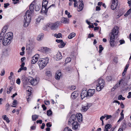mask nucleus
<instances>
[{
	"label": "nucleus",
	"instance_id": "21",
	"mask_svg": "<svg viewBox=\"0 0 131 131\" xmlns=\"http://www.w3.org/2000/svg\"><path fill=\"white\" fill-rule=\"evenodd\" d=\"M112 127V125L109 124L106 125L105 127V129H104V131H108V129L111 128Z\"/></svg>",
	"mask_w": 131,
	"mask_h": 131
},
{
	"label": "nucleus",
	"instance_id": "7",
	"mask_svg": "<svg viewBox=\"0 0 131 131\" xmlns=\"http://www.w3.org/2000/svg\"><path fill=\"white\" fill-rule=\"evenodd\" d=\"M11 42L10 40L6 39L5 38H4L3 40L2 41V43L3 46H6L9 45Z\"/></svg>",
	"mask_w": 131,
	"mask_h": 131
},
{
	"label": "nucleus",
	"instance_id": "15",
	"mask_svg": "<svg viewBox=\"0 0 131 131\" xmlns=\"http://www.w3.org/2000/svg\"><path fill=\"white\" fill-rule=\"evenodd\" d=\"M76 115L77 116V120L79 122H81L82 119V114L80 113H78Z\"/></svg>",
	"mask_w": 131,
	"mask_h": 131
},
{
	"label": "nucleus",
	"instance_id": "8",
	"mask_svg": "<svg viewBox=\"0 0 131 131\" xmlns=\"http://www.w3.org/2000/svg\"><path fill=\"white\" fill-rule=\"evenodd\" d=\"M95 89H89L88 91H87V97L88 98L90 96H92L95 92Z\"/></svg>",
	"mask_w": 131,
	"mask_h": 131
},
{
	"label": "nucleus",
	"instance_id": "22",
	"mask_svg": "<svg viewBox=\"0 0 131 131\" xmlns=\"http://www.w3.org/2000/svg\"><path fill=\"white\" fill-rule=\"evenodd\" d=\"M27 20V21H24V26L25 27H27L29 25L30 23V20L29 19Z\"/></svg>",
	"mask_w": 131,
	"mask_h": 131
},
{
	"label": "nucleus",
	"instance_id": "43",
	"mask_svg": "<svg viewBox=\"0 0 131 131\" xmlns=\"http://www.w3.org/2000/svg\"><path fill=\"white\" fill-rule=\"evenodd\" d=\"M125 99V97H123L122 95H119L118 97V100H124Z\"/></svg>",
	"mask_w": 131,
	"mask_h": 131
},
{
	"label": "nucleus",
	"instance_id": "35",
	"mask_svg": "<svg viewBox=\"0 0 131 131\" xmlns=\"http://www.w3.org/2000/svg\"><path fill=\"white\" fill-rule=\"evenodd\" d=\"M8 27V25H6L4 27L2 31H4V33H5Z\"/></svg>",
	"mask_w": 131,
	"mask_h": 131
},
{
	"label": "nucleus",
	"instance_id": "54",
	"mask_svg": "<svg viewBox=\"0 0 131 131\" xmlns=\"http://www.w3.org/2000/svg\"><path fill=\"white\" fill-rule=\"evenodd\" d=\"M76 88V86H71L70 87H69V89L72 90H73Z\"/></svg>",
	"mask_w": 131,
	"mask_h": 131
},
{
	"label": "nucleus",
	"instance_id": "23",
	"mask_svg": "<svg viewBox=\"0 0 131 131\" xmlns=\"http://www.w3.org/2000/svg\"><path fill=\"white\" fill-rule=\"evenodd\" d=\"M77 116L75 114H73L70 117L69 119L72 120L74 121H76Z\"/></svg>",
	"mask_w": 131,
	"mask_h": 131
},
{
	"label": "nucleus",
	"instance_id": "64",
	"mask_svg": "<svg viewBox=\"0 0 131 131\" xmlns=\"http://www.w3.org/2000/svg\"><path fill=\"white\" fill-rule=\"evenodd\" d=\"M128 95L127 96V98L129 99L131 98V92H129L128 93Z\"/></svg>",
	"mask_w": 131,
	"mask_h": 131
},
{
	"label": "nucleus",
	"instance_id": "40",
	"mask_svg": "<svg viewBox=\"0 0 131 131\" xmlns=\"http://www.w3.org/2000/svg\"><path fill=\"white\" fill-rule=\"evenodd\" d=\"M99 53H101L102 52V51L103 50L104 48L102 47V46L101 45H100L99 46Z\"/></svg>",
	"mask_w": 131,
	"mask_h": 131
},
{
	"label": "nucleus",
	"instance_id": "44",
	"mask_svg": "<svg viewBox=\"0 0 131 131\" xmlns=\"http://www.w3.org/2000/svg\"><path fill=\"white\" fill-rule=\"evenodd\" d=\"M106 80L108 81H110L112 80V77L108 76L106 77Z\"/></svg>",
	"mask_w": 131,
	"mask_h": 131
},
{
	"label": "nucleus",
	"instance_id": "49",
	"mask_svg": "<svg viewBox=\"0 0 131 131\" xmlns=\"http://www.w3.org/2000/svg\"><path fill=\"white\" fill-rule=\"evenodd\" d=\"M9 104L7 103L5 105V109L6 110L8 111L9 110Z\"/></svg>",
	"mask_w": 131,
	"mask_h": 131
},
{
	"label": "nucleus",
	"instance_id": "27",
	"mask_svg": "<svg viewBox=\"0 0 131 131\" xmlns=\"http://www.w3.org/2000/svg\"><path fill=\"white\" fill-rule=\"evenodd\" d=\"M48 9H41L40 11L41 13L42 14L45 13L46 14L48 11Z\"/></svg>",
	"mask_w": 131,
	"mask_h": 131
},
{
	"label": "nucleus",
	"instance_id": "13",
	"mask_svg": "<svg viewBox=\"0 0 131 131\" xmlns=\"http://www.w3.org/2000/svg\"><path fill=\"white\" fill-rule=\"evenodd\" d=\"M61 22L62 23L68 24L69 23V19L68 18L63 17L61 18Z\"/></svg>",
	"mask_w": 131,
	"mask_h": 131
},
{
	"label": "nucleus",
	"instance_id": "34",
	"mask_svg": "<svg viewBox=\"0 0 131 131\" xmlns=\"http://www.w3.org/2000/svg\"><path fill=\"white\" fill-rule=\"evenodd\" d=\"M13 86H10L9 87V89H7V93L8 94H9L11 92L12 90L13 89Z\"/></svg>",
	"mask_w": 131,
	"mask_h": 131
},
{
	"label": "nucleus",
	"instance_id": "55",
	"mask_svg": "<svg viewBox=\"0 0 131 131\" xmlns=\"http://www.w3.org/2000/svg\"><path fill=\"white\" fill-rule=\"evenodd\" d=\"M30 95L31 94L30 93H28L27 97H26L27 101L28 102H29L30 100L29 97L30 96Z\"/></svg>",
	"mask_w": 131,
	"mask_h": 131
},
{
	"label": "nucleus",
	"instance_id": "36",
	"mask_svg": "<svg viewBox=\"0 0 131 131\" xmlns=\"http://www.w3.org/2000/svg\"><path fill=\"white\" fill-rule=\"evenodd\" d=\"M39 56V54H37L34 56L33 58L37 62L38 60Z\"/></svg>",
	"mask_w": 131,
	"mask_h": 131
},
{
	"label": "nucleus",
	"instance_id": "18",
	"mask_svg": "<svg viewBox=\"0 0 131 131\" xmlns=\"http://www.w3.org/2000/svg\"><path fill=\"white\" fill-rule=\"evenodd\" d=\"M48 2L46 0H43V1L42 8H47V6Z\"/></svg>",
	"mask_w": 131,
	"mask_h": 131
},
{
	"label": "nucleus",
	"instance_id": "19",
	"mask_svg": "<svg viewBox=\"0 0 131 131\" xmlns=\"http://www.w3.org/2000/svg\"><path fill=\"white\" fill-rule=\"evenodd\" d=\"M71 125L72 126V128L73 129H74L75 130L76 129L78 128V123L77 121L76 122H75V123L72 124Z\"/></svg>",
	"mask_w": 131,
	"mask_h": 131
},
{
	"label": "nucleus",
	"instance_id": "47",
	"mask_svg": "<svg viewBox=\"0 0 131 131\" xmlns=\"http://www.w3.org/2000/svg\"><path fill=\"white\" fill-rule=\"evenodd\" d=\"M4 33V31H2L1 32L0 34V38H1L2 39H3Z\"/></svg>",
	"mask_w": 131,
	"mask_h": 131
},
{
	"label": "nucleus",
	"instance_id": "42",
	"mask_svg": "<svg viewBox=\"0 0 131 131\" xmlns=\"http://www.w3.org/2000/svg\"><path fill=\"white\" fill-rule=\"evenodd\" d=\"M47 114L48 116H50L52 114V112L50 110L47 111Z\"/></svg>",
	"mask_w": 131,
	"mask_h": 131
},
{
	"label": "nucleus",
	"instance_id": "58",
	"mask_svg": "<svg viewBox=\"0 0 131 131\" xmlns=\"http://www.w3.org/2000/svg\"><path fill=\"white\" fill-rule=\"evenodd\" d=\"M16 83L18 84L19 85L20 83V79L19 78H18L16 80Z\"/></svg>",
	"mask_w": 131,
	"mask_h": 131
},
{
	"label": "nucleus",
	"instance_id": "10",
	"mask_svg": "<svg viewBox=\"0 0 131 131\" xmlns=\"http://www.w3.org/2000/svg\"><path fill=\"white\" fill-rule=\"evenodd\" d=\"M79 95V93L77 91H75L73 92L71 94V96L73 99H75Z\"/></svg>",
	"mask_w": 131,
	"mask_h": 131
},
{
	"label": "nucleus",
	"instance_id": "17",
	"mask_svg": "<svg viewBox=\"0 0 131 131\" xmlns=\"http://www.w3.org/2000/svg\"><path fill=\"white\" fill-rule=\"evenodd\" d=\"M61 75V73L60 72H58L55 74V78L56 79L59 80Z\"/></svg>",
	"mask_w": 131,
	"mask_h": 131
},
{
	"label": "nucleus",
	"instance_id": "41",
	"mask_svg": "<svg viewBox=\"0 0 131 131\" xmlns=\"http://www.w3.org/2000/svg\"><path fill=\"white\" fill-rule=\"evenodd\" d=\"M131 12V9H129L126 13L124 15V16H126L128 15Z\"/></svg>",
	"mask_w": 131,
	"mask_h": 131
},
{
	"label": "nucleus",
	"instance_id": "60",
	"mask_svg": "<svg viewBox=\"0 0 131 131\" xmlns=\"http://www.w3.org/2000/svg\"><path fill=\"white\" fill-rule=\"evenodd\" d=\"M79 6L81 8H83L84 6L83 3H80V4L79 5Z\"/></svg>",
	"mask_w": 131,
	"mask_h": 131
},
{
	"label": "nucleus",
	"instance_id": "31",
	"mask_svg": "<svg viewBox=\"0 0 131 131\" xmlns=\"http://www.w3.org/2000/svg\"><path fill=\"white\" fill-rule=\"evenodd\" d=\"M36 5V3L35 2V1H34L32 2L31 4H30L29 8H35V7Z\"/></svg>",
	"mask_w": 131,
	"mask_h": 131
},
{
	"label": "nucleus",
	"instance_id": "26",
	"mask_svg": "<svg viewBox=\"0 0 131 131\" xmlns=\"http://www.w3.org/2000/svg\"><path fill=\"white\" fill-rule=\"evenodd\" d=\"M43 34H41L39 35L37 37V40L38 41H40L41 40L43 37Z\"/></svg>",
	"mask_w": 131,
	"mask_h": 131
},
{
	"label": "nucleus",
	"instance_id": "2",
	"mask_svg": "<svg viewBox=\"0 0 131 131\" xmlns=\"http://www.w3.org/2000/svg\"><path fill=\"white\" fill-rule=\"evenodd\" d=\"M49 59L47 57L40 59L38 61V64L40 69H42L48 63Z\"/></svg>",
	"mask_w": 131,
	"mask_h": 131
},
{
	"label": "nucleus",
	"instance_id": "52",
	"mask_svg": "<svg viewBox=\"0 0 131 131\" xmlns=\"http://www.w3.org/2000/svg\"><path fill=\"white\" fill-rule=\"evenodd\" d=\"M13 2V3L15 4H16L19 2V0H12Z\"/></svg>",
	"mask_w": 131,
	"mask_h": 131
},
{
	"label": "nucleus",
	"instance_id": "20",
	"mask_svg": "<svg viewBox=\"0 0 131 131\" xmlns=\"http://www.w3.org/2000/svg\"><path fill=\"white\" fill-rule=\"evenodd\" d=\"M62 56L61 55V54L60 52H58L56 55V58H57V60H58L61 59L62 58Z\"/></svg>",
	"mask_w": 131,
	"mask_h": 131
},
{
	"label": "nucleus",
	"instance_id": "28",
	"mask_svg": "<svg viewBox=\"0 0 131 131\" xmlns=\"http://www.w3.org/2000/svg\"><path fill=\"white\" fill-rule=\"evenodd\" d=\"M66 44L62 41V42H61L60 43L59 45L58 46L59 48H62L65 46Z\"/></svg>",
	"mask_w": 131,
	"mask_h": 131
},
{
	"label": "nucleus",
	"instance_id": "45",
	"mask_svg": "<svg viewBox=\"0 0 131 131\" xmlns=\"http://www.w3.org/2000/svg\"><path fill=\"white\" fill-rule=\"evenodd\" d=\"M122 128L123 129H125L126 127V125L125 122L123 123L122 124Z\"/></svg>",
	"mask_w": 131,
	"mask_h": 131
},
{
	"label": "nucleus",
	"instance_id": "29",
	"mask_svg": "<svg viewBox=\"0 0 131 131\" xmlns=\"http://www.w3.org/2000/svg\"><path fill=\"white\" fill-rule=\"evenodd\" d=\"M38 116L36 115H33L32 116V119L33 121H36L37 119L38 118Z\"/></svg>",
	"mask_w": 131,
	"mask_h": 131
},
{
	"label": "nucleus",
	"instance_id": "63",
	"mask_svg": "<svg viewBox=\"0 0 131 131\" xmlns=\"http://www.w3.org/2000/svg\"><path fill=\"white\" fill-rule=\"evenodd\" d=\"M124 118V116H121V117L117 121V122H119L121 121H122L123 119Z\"/></svg>",
	"mask_w": 131,
	"mask_h": 131
},
{
	"label": "nucleus",
	"instance_id": "3",
	"mask_svg": "<svg viewBox=\"0 0 131 131\" xmlns=\"http://www.w3.org/2000/svg\"><path fill=\"white\" fill-rule=\"evenodd\" d=\"M30 10H27L26 13H25V15L24 16V21H27V20L29 19L30 20V22L31 20V15L34 12V9H29Z\"/></svg>",
	"mask_w": 131,
	"mask_h": 131
},
{
	"label": "nucleus",
	"instance_id": "62",
	"mask_svg": "<svg viewBox=\"0 0 131 131\" xmlns=\"http://www.w3.org/2000/svg\"><path fill=\"white\" fill-rule=\"evenodd\" d=\"M42 107L43 108V109L44 111L46 110L47 109V107H46L45 105L44 104H42Z\"/></svg>",
	"mask_w": 131,
	"mask_h": 131
},
{
	"label": "nucleus",
	"instance_id": "39",
	"mask_svg": "<svg viewBox=\"0 0 131 131\" xmlns=\"http://www.w3.org/2000/svg\"><path fill=\"white\" fill-rule=\"evenodd\" d=\"M71 58L68 57L65 60V62L67 63H68L70 62L71 61Z\"/></svg>",
	"mask_w": 131,
	"mask_h": 131
},
{
	"label": "nucleus",
	"instance_id": "11",
	"mask_svg": "<svg viewBox=\"0 0 131 131\" xmlns=\"http://www.w3.org/2000/svg\"><path fill=\"white\" fill-rule=\"evenodd\" d=\"M87 91L86 90H84L82 91L80 95L81 99H83L85 97H87Z\"/></svg>",
	"mask_w": 131,
	"mask_h": 131
},
{
	"label": "nucleus",
	"instance_id": "46",
	"mask_svg": "<svg viewBox=\"0 0 131 131\" xmlns=\"http://www.w3.org/2000/svg\"><path fill=\"white\" fill-rule=\"evenodd\" d=\"M73 2H74V7H75L78 6V2L76 0H73Z\"/></svg>",
	"mask_w": 131,
	"mask_h": 131
},
{
	"label": "nucleus",
	"instance_id": "16",
	"mask_svg": "<svg viewBox=\"0 0 131 131\" xmlns=\"http://www.w3.org/2000/svg\"><path fill=\"white\" fill-rule=\"evenodd\" d=\"M91 106V105L90 104H88L87 105L83 107H82V111L83 112H86L89 109Z\"/></svg>",
	"mask_w": 131,
	"mask_h": 131
},
{
	"label": "nucleus",
	"instance_id": "32",
	"mask_svg": "<svg viewBox=\"0 0 131 131\" xmlns=\"http://www.w3.org/2000/svg\"><path fill=\"white\" fill-rule=\"evenodd\" d=\"M77 121H74L69 119L68 122V124L69 125H71L73 124L75 122H76Z\"/></svg>",
	"mask_w": 131,
	"mask_h": 131
},
{
	"label": "nucleus",
	"instance_id": "48",
	"mask_svg": "<svg viewBox=\"0 0 131 131\" xmlns=\"http://www.w3.org/2000/svg\"><path fill=\"white\" fill-rule=\"evenodd\" d=\"M104 116L105 117H106V120H107L108 119H109L110 118L112 117V116L111 115H108L107 114L104 115Z\"/></svg>",
	"mask_w": 131,
	"mask_h": 131
},
{
	"label": "nucleus",
	"instance_id": "5",
	"mask_svg": "<svg viewBox=\"0 0 131 131\" xmlns=\"http://www.w3.org/2000/svg\"><path fill=\"white\" fill-rule=\"evenodd\" d=\"M58 24L59 23H58V22L54 23H49L46 25V27L47 28L48 27H50L52 30H55L58 27Z\"/></svg>",
	"mask_w": 131,
	"mask_h": 131
},
{
	"label": "nucleus",
	"instance_id": "12",
	"mask_svg": "<svg viewBox=\"0 0 131 131\" xmlns=\"http://www.w3.org/2000/svg\"><path fill=\"white\" fill-rule=\"evenodd\" d=\"M28 81H29L31 85H35L37 83V81L36 80H34V79L32 77H30V79L28 80Z\"/></svg>",
	"mask_w": 131,
	"mask_h": 131
},
{
	"label": "nucleus",
	"instance_id": "37",
	"mask_svg": "<svg viewBox=\"0 0 131 131\" xmlns=\"http://www.w3.org/2000/svg\"><path fill=\"white\" fill-rule=\"evenodd\" d=\"M121 84V82H120L119 81L118 84V83L116 84L113 87V89H115L116 88H118V87L120 86Z\"/></svg>",
	"mask_w": 131,
	"mask_h": 131
},
{
	"label": "nucleus",
	"instance_id": "57",
	"mask_svg": "<svg viewBox=\"0 0 131 131\" xmlns=\"http://www.w3.org/2000/svg\"><path fill=\"white\" fill-rule=\"evenodd\" d=\"M31 63L33 64L37 62L33 58L31 60Z\"/></svg>",
	"mask_w": 131,
	"mask_h": 131
},
{
	"label": "nucleus",
	"instance_id": "38",
	"mask_svg": "<svg viewBox=\"0 0 131 131\" xmlns=\"http://www.w3.org/2000/svg\"><path fill=\"white\" fill-rule=\"evenodd\" d=\"M46 75L49 77H51L52 76V73L50 71H47L46 72Z\"/></svg>",
	"mask_w": 131,
	"mask_h": 131
},
{
	"label": "nucleus",
	"instance_id": "30",
	"mask_svg": "<svg viewBox=\"0 0 131 131\" xmlns=\"http://www.w3.org/2000/svg\"><path fill=\"white\" fill-rule=\"evenodd\" d=\"M75 36V34L72 32L68 36V38L69 39H71Z\"/></svg>",
	"mask_w": 131,
	"mask_h": 131
},
{
	"label": "nucleus",
	"instance_id": "24",
	"mask_svg": "<svg viewBox=\"0 0 131 131\" xmlns=\"http://www.w3.org/2000/svg\"><path fill=\"white\" fill-rule=\"evenodd\" d=\"M2 118L4 120L6 121L7 123L9 122L10 121L9 120V118L7 117L6 115H3L2 117Z\"/></svg>",
	"mask_w": 131,
	"mask_h": 131
},
{
	"label": "nucleus",
	"instance_id": "25",
	"mask_svg": "<svg viewBox=\"0 0 131 131\" xmlns=\"http://www.w3.org/2000/svg\"><path fill=\"white\" fill-rule=\"evenodd\" d=\"M41 49L42 50V51L47 52L50 50V49L47 47H42L41 48Z\"/></svg>",
	"mask_w": 131,
	"mask_h": 131
},
{
	"label": "nucleus",
	"instance_id": "59",
	"mask_svg": "<svg viewBox=\"0 0 131 131\" xmlns=\"http://www.w3.org/2000/svg\"><path fill=\"white\" fill-rule=\"evenodd\" d=\"M119 42L121 45L124 44L125 43V41L123 40H120L119 41Z\"/></svg>",
	"mask_w": 131,
	"mask_h": 131
},
{
	"label": "nucleus",
	"instance_id": "53",
	"mask_svg": "<svg viewBox=\"0 0 131 131\" xmlns=\"http://www.w3.org/2000/svg\"><path fill=\"white\" fill-rule=\"evenodd\" d=\"M64 131H72L71 129L69 128L68 127H66L64 129Z\"/></svg>",
	"mask_w": 131,
	"mask_h": 131
},
{
	"label": "nucleus",
	"instance_id": "9",
	"mask_svg": "<svg viewBox=\"0 0 131 131\" xmlns=\"http://www.w3.org/2000/svg\"><path fill=\"white\" fill-rule=\"evenodd\" d=\"M112 3L111 6V8H116L118 5L117 0H112Z\"/></svg>",
	"mask_w": 131,
	"mask_h": 131
},
{
	"label": "nucleus",
	"instance_id": "14",
	"mask_svg": "<svg viewBox=\"0 0 131 131\" xmlns=\"http://www.w3.org/2000/svg\"><path fill=\"white\" fill-rule=\"evenodd\" d=\"M44 19L43 17L41 16H39L38 17L36 18V24H38L40 22H42Z\"/></svg>",
	"mask_w": 131,
	"mask_h": 131
},
{
	"label": "nucleus",
	"instance_id": "61",
	"mask_svg": "<svg viewBox=\"0 0 131 131\" xmlns=\"http://www.w3.org/2000/svg\"><path fill=\"white\" fill-rule=\"evenodd\" d=\"M94 36V35L93 34H89L88 35V38H91V37H93Z\"/></svg>",
	"mask_w": 131,
	"mask_h": 131
},
{
	"label": "nucleus",
	"instance_id": "4",
	"mask_svg": "<svg viewBox=\"0 0 131 131\" xmlns=\"http://www.w3.org/2000/svg\"><path fill=\"white\" fill-rule=\"evenodd\" d=\"M105 82L102 79L99 80V83L97 85L96 90L98 91H100L104 87Z\"/></svg>",
	"mask_w": 131,
	"mask_h": 131
},
{
	"label": "nucleus",
	"instance_id": "51",
	"mask_svg": "<svg viewBox=\"0 0 131 131\" xmlns=\"http://www.w3.org/2000/svg\"><path fill=\"white\" fill-rule=\"evenodd\" d=\"M125 76H122V77L121 79L119 81L121 83L122 81H125Z\"/></svg>",
	"mask_w": 131,
	"mask_h": 131
},
{
	"label": "nucleus",
	"instance_id": "56",
	"mask_svg": "<svg viewBox=\"0 0 131 131\" xmlns=\"http://www.w3.org/2000/svg\"><path fill=\"white\" fill-rule=\"evenodd\" d=\"M45 104L46 105H49L50 104V102L49 101H45Z\"/></svg>",
	"mask_w": 131,
	"mask_h": 131
},
{
	"label": "nucleus",
	"instance_id": "33",
	"mask_svg": "<svg viewBox=\"0 0 131 131\" xmlns=\"http://www.w3.org/2000/svg\"><path fill=\"white\" fill-rule=\"evenodd\" d=\"M62 35L61 33H59L58 34H54V36L56 37L57 38H59L62 37Z\"/></svg>",
	"mask_w": 131,
	"mask_h": 131
},
{
	"label": "nucleus",
	"instance_id": "50",
	"mask_svg": "<svg viewBox=\"0 0 131 131\" xmlns=\"http://www.w3.org/2000/svg\"><path fill=\"white\" fill-rule=\"evenodd\" d=\"M28 78L26 77H25V76L23 78H22V80L23 81H24L25 82H27L28 81Z\"/></svg>",
	"mask_w": 131,
	"mask_h": 131
},
{
	"label": "nucleus",
	"instance_id": "1",
	"mask_svg": "<svg viewBox=\"0 0 131 131\" xmlns=\"http://www.w3.org/2000/svg\"><path fill=\"white\" fill-rule=\"evenodd\" d=\"M119 27H118L115 26L112 30L110 34V43L111 47H114V45L115 40L117 37V35L119 32Z\"/></svg>",
	"mask_w": 131,
	"mask_h": 131
},
{
	"label": "nucleus",
	"instance_id": "6",
	"mask_svg": "<svg viewBox=\"0 0 131 131\" xmlns=\"http://www.w3.org/2000/svg\"><path fill=\"white\" fill-rule=\"evenodd\" d=\"M13 37V34L11 32H9L7 33L4 37V38H5L6 39L10 40V41L12 40Z\"/></svg>",
	"mask_w": 131,
	"mask_h": 131
}]
</instances>
